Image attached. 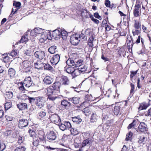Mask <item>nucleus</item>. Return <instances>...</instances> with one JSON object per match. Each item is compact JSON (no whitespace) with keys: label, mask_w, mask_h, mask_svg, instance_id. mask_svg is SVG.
I'll return each mask as SVG.
<instances>
[{"label":"nucleus","mask_w":151,"mask_h":151,"mask_svg":"<svg viewBox=\"0 0 151 151\" xmlns=\"http://www.w3.org/2000/svg\"><path fill=\"white\" fill-rule=\"evenodd\" d=\"M45 103V101L42 97H36L35 104L38 108L41 109L43 107Z\"/></svg>","instance_id":"obj_1"},{"label":"nucleus","mask_w":151,"mask_h":151,"mask_svg":"<svg viewBox=\"0 0 151 151\" xmlns=\"http://www.w3.org/2000/svg\"><path fill=\"white\" fill-rule=\"evenodd\" d=\"M80 37L76 35H72L70 39V43L73 45H76L79 42Z\"/></svg>","instance_id":"obj_2"},{"label":"nucleus","mask_w":151,"mask_h":151,"mask_svg":"<svg viewBox=\"0 0 151 151\" xmlns=\"http://www.w3.org/2000/svg\"><path fill=\"white\" fill-rule=\"evenodd\" d=\"M50 121L56 124H59L61 121L58 115L53 114L50 116L49 118Z\"/></svg>","instance_id":"obj_3"},{"label":"nucleus","mask_w":151,"mask_h":151,"mask_svg":"<svg viewBox=\"0 0 151 151\" xmlns=\"http://www.w3.org/2000/svg\"><path fill=\"white\" fill-rule=\"evenodd\" d=\"M24 86L27 87H29L32 86V81L30 77H26L23 82H22Z\"/></svg>","instance_id":"obj_4"},{"label":"nucleus","mask_w":151,"mask_h":151,"mask_svg":"<svg viewBox=\"0 0 151 151\" xmlns=\"http://www.w3.org/2000/svg\"><path fill=\"white\" fill-rule=\"evenodd\" d=\"M47 136V138L50 141L55 140L57 137L56 133L53 131L48 132Z\"/></svg>","instance_id":"obj_5"},{"label":"nucleus","mask_w":151,"mask_h":151,"mask_svg":"<svg viewBox=\"0 0 151 151\" xmlns=\"http://www.w3.org/2000/svg\"><path fill=\"white\" fill-rule=\"evenodd\" d=\"M35 56L37 58L42 60L45 56V53L42 51H37L34 53Z\"/></svg>","instance_id":"obj_6"},{"label":"nucleus","mask_w":151,"mask_h":151,"mask_svg":"<svg viewBox=\"0 0 151 151\" xmlns=\"http://www.w3.org/2000/svg\"><path fill=\"white\" fill-rule=\"evenodd\" d=\"M46 112L45 110L41 111L39 112L38 114V118L43 120V122L46 121L48 119L47 117L46 118Z\"/></svg>","instance_id":"obj_7"},{"label":"nucleus","mask_w":151,"mask_h":151,"mask_svg":"<svg viewBox=\"0 0 151 151\" xmlns=\"http://www.w3.org/2000/svg\"><path fill=\"white\" fill-rule=\"evenodd\" d=\"M60 56L59 55L56 54L54 55L50 60V62L52 65H56L59 61Z\"/></svg>","instance_id":"obj_8"},{"label":"nucleus","mask_w":151,"mask_h":151,"mask_svg":"<svg viewBox=\"0 0 151 151\" xmlns=\"http://www.w3.org/2000/svg\"><path fill=\"white\" fill-rule=\"evenodd\" d=\"M28 122L27 119H22L19 121V128L22 129L28 125Z\"/></svg>","instance_id":"obj_9"},{"label":"nucleus","mask_w":151,"mask_h":151,"mask_svg":"<svg viewBox=\"0 0 151 151\" xmlns=\"http://www.w3.org/2000/svg\"><path fill=\"white\" fill-rule=\"evenodd\" d=\"M53 37L55 40H58L61 37V32L60 30L59 29H56L52 33Z\"/></svg>","instance_id":"obj_10"},{"label":"nucleus","mask_w":151,"mask_h":151,"mask_svg":"<svg viewBox=\"0 0 151 151\" xmlns=\"http://www.w3.org/2000/svg\"><path fill=\"white\" fill-rule=\"evenodd\" d=\"M61 85V83L60 82H56L53 84L52 87L56 93H58L59 92L60 88Z\"/></svg>","instance_id":"obj_11"},{"label":"nucleus","mask_w":151,"mask_h":151,"mask_svg":"<svg viewBox=\"0 0 151 151\" xmlns=\"http://www.w3.org/2000/svg\"><path fill=\"white\" fill-rule=\"evenodd\" d=\"M92 143V140L91 139L88 138L84 140L81 145L82 147H83L86 146H89L91 145Z\"/></svg>","instance_id":"obj_12"},{"label":"nucleus","mask_w":151,"mask_h":151,"mask_svg":"<svg viewBox=\"0 0 151 151\" xmlns=\"http://www.w3.org/2000/svg\"><path fill=\"white\" fill-rule=\"evenodd\" d=\"M53 79L51 77L47 76L43 80L44 83L47 85L51 84L53 82Z\"/></svg>","instance_id":"obj_13"},{"label":"nucleus","mask_w":151,"mask_h":151,"mask_svg":"<svg viewBox=\"0 0 151 151\" xmlns=\"http://www.w3.org/2000/svg\"><path fill=\"white\" fill-rule=\"evenodd\" d=\"M29 61H24L23 62V68L26 71H29L30 70V67L29 65Z\"/></svg>","instance_id":"obj_14"},{"label":"nucleus","mask_w":151,"mask_h":151,"mask_svg":"<svg viewBox=\"0 0 151 151\" xmlns=\"http://www.w3.org/2000/svg\"><path fill=\"white\" fill-rule=\"evenodd\" d=\"M138 129L141 132H144L147 130V125L144 123H141L139 126Z\"/></svg>","instance_id":"obj_15"},{"label":"nucleus","mask_w":151,"mask_h":151,"mask_svg":"<svg viewBox=\"0 0 151 151\" xmlns=\"http://www.w3.org/2000/svg\"><path fill=\"white\" fill-rule=\"evenodd\" d=\"M70 104V103L66 100H63L61 101V105L64 108L69 107Z\"/></svg>","instance_id":"obj_16"},{"label":"nucleus","mask_w":151,"mask_h":151,"mask_svg":"<svg viewBox=\"0 0 151 151\" xmlns=\"http://www.w3.org/2000/svg\"><path fill=\"white\" fill-rule=\"evenodd\" d=\"M17 107L21 110H24L27 108V105L25 103H20L17 105Z\"/></svg>","instance_id":"obj_17"},{"label":"nucleus","mask_w":151,"mask_h":151,"mask_svg":"<svg viewBox=\"0 0 151 151\" xmlns=\"http://www.w3.org/2000/svg\"><path fill=\"white\" fill-rule=\"evenodd\" d=\"M30 31L28 30L24 34V35L23 36L20 40L21 42L23 43L26 42L28 41V32H29Z\"/></svg>","instance_id":"obj_18"},{"label":"nucleus","mask_w":151,"mask_h":151,"mask_svg":"<svg viewBox=\"0 0 151 151\" xmlns=\"http://www.w3.org/2000/svg\"><path fill=\"white\" fill-rule=\"evenodd\" d=\"M60 81L64 85H68L69 84V80L67 77L65 76H62L60 79Z\"/></svg>","instance_id":"obj_19"},{"label":"nucleus","mask_w":151,"mask_h":151,"mask_svg":"<svg viewBox=\"0 0 151 151\" xmlns=\"http://www.w3.org/2000/svg\"><path fill=\"white\" fill-rule=\"evenodd\" d=\"M53 88L52 87H49L47 88V94L48 96L52 95L55 94L56 93Z\"/></svg>","instance_id":"obj_20"},{"label":"nucleus","mask_w":151,"mask_h":151,"mask_svg":"<svg viewBox=\"0 0 151 151\" xmlns=\"http://www.w3.org/2000/svg\"><path fill=\"white\" fill-rule=\"evenodd\" d=\"M127 42L128 47L130 48L131 46L132 47V38L130 35H127Z\"/></svg>","instance_id":"obj_21"},{"label":"nucleus","mask_w":151,"mask_h":151,"mask_svg":"<svg viewBox=\"0 0 151 151\" xmlns=\"http://www.w3.org/2000/svg\"><path fill=\"white\" fill-rule=\"evenodd\" d=\"M4 96L6 99H11L13 96V93L11 91H6Z\"/></svg>","instance_id":"obj_22"},{"label":"nucleus","mask_w":151,"mask_h":151,"mask_svg":"<svg viewBox=\"0 0 151 151\" xmlns=\"http://www.w3.org/2000/svg\"><path fill=\"white\" fill-rule=\"evenodd\" d=\"M48 51L51 54H54L58 51L57 47L53 45L51 46L48 49Z\"/></svg>","instance_id":"obj_23"},{"label":"nucleus","mask_w":151,"mask_h":151,"mask_svg":"<svg viewBox=\"0 0 151 151\" xmlns=\"http://www.w3.org/2000/svg\"><path fill=\"white\" fill-rule=\"evenodd\" d=\"M69 100L71 101L73 104H77L79 102V98L77 97L70 98L69 99Z\"/></svg>","instance_id":"obj_24"},{"label":"nucleus","mask_w":151,"mask_h":151,"mask_svg":"<svg viewBox=\"0 0 151 151\" xmlns=\"http://www.w3.org/2000/svg\"><path fill=\"white\" fill-rule=\"evenodd\" d=\"M98 116H97L96 113H93L91 116L90 122H94L96 121Z\"/></svg>","instance_id":"obj_25"},{"label":"nucleus","mask_w":151,"mask_h":151,"mask_svg":"<svg viewBox=\"0 0 151 151\" xmlns=\"http://www.w3.org/2000/svg\"><path fill=\"white\" fill-rule=\"evenodd\" d=\"M139 140L138 142L139 144H141L145 142L147 138L144 137V136H141L139 137L138 138Z\"/></svg>","instance_id":"obj_26"},{"label":"nucleus","mask_w":151,"mask_h":151,"mask_svg":"<svg viewBox=\"0 0 151 151\" xmlns=\"http://www.w3.org/2000/svg\"><path fill=\"white\" fill-rule=\"evenodd\" d=\"M35 32L37 34H44L43 31L44 30V29H41L40 28H36L34 29Z\"/></svg>","instance_id":"obj_27"},{"label":"nucleus","mask_w":151,"mask_h":151,"mask_svg":"<svg viewBox=\"0 0 151 151\" xmlns=\"http://www.w3.org/2000/svg\"><path fill=\"white\" fill-rule=\"evenodd\" d=\"M28 132L31 137H32L33 139H34V138H35L36 134L34 131L29 129Z\"/></svg>","instance_id":"obj_28"},{"label":"nucleus","mask_w":151,"mask_h":151,"mask_svg":"<svg viewBox=\"0 0 151 151\" xmlns=\"http://www.w3.org/2000/svg\"><path fill=\"white\" fill-rule=\"evenodd\" d=\"M141 26L140 23L137 20H135L134 27L135 29H139Z\"/></svg>","instance_id":"obj_29"},{"label":"nucleus","mask_w":151,"mask_h":151,"mask_svg":"<svg viewBox=\"0 0 151 151\" xmlns=\"http://www.w3.org/2000/svg\"><path fill=\"white\" fill-rule=\"evenodd\" d=\"M8 74L10 77H12L15 75V70L12 68H10L8 70Z\"/></svg>","instance_id":"obj_30"},{"label":"nucleus","mask_w":151,"mask_h":151,"mask_svg":"<svg viewBox=\"0 0 151 151\" xmlns=\"http://www.w3.org/2000/svg\"><path fill=\"white\" fill-rule=\"evenodd\" d=\"M72 121L73 122L79 124L81 122L82 119L79 117H74L72 118Z\"/></svg>","instance_id":"obj_31"},{"label":"nucleus","mask_w":151,"mask_h":151,"mask_svg":"<svg viewBox=\"0 0 151 151\" xmlns=\"http://www.w3.org/2000/svg\"><path fill=\"white\" fill-rule=\"evenodd\" d=\"M60 31L61 32V35L62 38L63 39H65L66 38L67 35V32L64 30H62L60 29Z\"/></svg>","instance_id":"obj_32"},{"label":"nucleus","mask_w":151,"mask_h":151,"mask_svg":"<svg viewBox=\"0 0 151 151\" xmlns=\"http://www.w3.org/2000/svg\"><path fill=\"white\" fill-rule=\"evenodd\" d=\"M83 112L85 114L86 116H88L90 114V111L88 107L85 108L83 110Z\"/></svg>","instance_id":"obj_33"},{"label":"nucleus","mask_w":151,"mask_h":151,"mask_svg":"<svg viewBox=\"0 0 151 151\" xmlns=\"http://www.w3.org/2000/svg\"><path fill=\"white\" fill-rule=\"evenodd\" d=\"M74 68L70 67L66 68L65 70H66L67 73L69 74H73V71H74Z\"/></svg>","instance_id":"obj_34"},{"label":"nucleus","mask_w":151,"mask_h":151,"mask_svg":"<svg viewBox=\"0 0 151 151\" xmlns=\"http://www.w3.org/2000/svg\"><path fill=\"white\" fill-rule=\"evenodd\" d=\"M66 63L67 65L69 66H71V67L74 65V61L71 59H68L66 61Z\"/></svg>","instance_id":"obj_35"},{"label":"nucleus","mask_w":151,"mask_h":151,"mask_svg":"<svg viewBox=\"0 0 151 151\" xmlns=\"http://www.w3.org/2000/svg\"><path fill=\"white\" fill-rule=\"evenodd\" d=\"M120 107L119 106H116L114 107V112L115 115H117L119 113Z\"/></svg>","instance_id":"obj_36"},{"label":"nucleus","mask_w":151,"mask_h":151,"mask_svg":"<svg viewBox=\"0 0 151 151\" xmlns=\"http://www.w3.org/2000/svg\"><path fill=\"white\" fill-rule=\"evenodd\" d=\"M74 70L73 73L72 74L73 75H74L76 76H77L81 73L80 70L78 68L76 69L74 68Z\"/></svg>","instance_id":"obj_37"},{"label":"nucleus","mask_w":151,"mask_h":151,"mask_svg":"<svg viewBox=\"0 0 151 151\" xmlns=\"http://www.w3.org/2000/svg\"><path fill=\"white\" fill-rule=\"evenodd\" d=\"M26 148L24 146H20L17 147L15 149L14 151H25Z\"/></svg>","instance_id":"obj_38"},{"label":"nucleus","mask_w":151,"mask_h":151,"mask_svg":"<svg viewBox=\"0 0 151 151\" xmlns=\"http://www.w3.org/2000/svg\"><path fill=\"white\" fill-rule=\"evenodd\" d=\"M9 55L12 56L14 59L18 56L17 52L15 50H13L11 52L9 53Z\"/></svg>","instance_id":"obj_39"},{"label":"nucleus","mask_w":151,"mask_h":151,"mask_svg":"<svg viewBox=\"0 0 151 151\" xmlns=\"http://www.w3.org/2000/svg\"><path fill=\"white\" fill-rule=\"evenodd\" d=\"M47 38L44 34L41 35V37L39 39V41L41 42H43L47 40Z\"/></svg>","instance_id":"obj_40"},{"label":"nucleus","mask_w":151,"mask_h":151,"mask_svg":"<svg viewBox=\"0 0 151 151\" xmlns=\"http://www.w3.org/2000/svg\"><path fill=\"white\" fill-rule=\"evenodd\" d=\"M12 106V103L11 102H8L6 103L4 105L5 109L6 110H7L10 108Z\"/></svg>","instance_id":"obj_41"},{"label":"nucleus","mask_w":151,"mask_h":151,"mask_svg":"<svg viewBox=\"0 0 151 151\" xmlns=\"http://www.w3.org/2000/svg\"><path fill=\"white\" fill-rule=\"evenodd\" d=\"M138 29H133L132 31V33L133 34L134 36L138 35L140 33V32Z\"/></svg>","instance_id":"obj_42"},{"label":"nucleus","mask_w":151,"mask_h":151,"mask_svg":"<svg viewBox=\"0 0 151 151\" xmlns=\"http://www.w3.org/2000/svg\"><path fill=\"white\" fill-rule=\"evenodd\" d=\"M44 69H45L51 70L53 69L52 67L49 64L47 63L44 66Z\"/></svg>","instance_id":"obj_43"},{"label":"nucleus","mask_w":151,"mask_h":151,"mask_svg":"<svg viewBox=\"0 0 151 151\" xmlns=\"http://www.w3.org/2000/svg\"><path fill=\"white\" fill-rule=\"evenodd\" d=\"M81 73L85 71L86 70V67L83 65H80L78 68Z\"/></svg>","instance_id":"obj_44"},{"label":"nucleus","mask_w":151,"mask_h":151,"mask_svg":"<svg viewBox=\"0 0 151 151\" xmlns=\"http://www.w3.org/2000/svg\"><path fill=\"white\" fill-rule=\"evenodd\" d=\"M64 124L66 129L70 128L71 127L70 123L68 122H64Z\"/></svg>","instance_id":"obj_45"},{"label":"nucleus","mask_w":151,"mask_h":151,"mask_svg":"<svg viewBox=\"0 0 151 151\" xmlns=\"http://www.w3.org/2000/svg\"><path fill=\"white\" fill-rule=\"evenodd\" d=\"M132 135V133L131 132H129L128 134L127 135L125 140L127 141H128L129 140L130 138H131Z\"/></svg>","instance_id":"obj_46"},{"label":"nucleus","mask_w":151,"mask_h":151,"mask_svg":"<svg viewBox=\"0 0 151 151\" xmlns=\"http://www.w3.org/2000/svg\"><path fill=\"white\" fill-rule=\"evenodd\" d=\"M21 5V3L19 2L14 1L13 3V6H15L16 7H19Z\"/></svg>","instance_id":"obj_47"},{"label":"nucleus","mask_w":151,"mask_h":151,"mask_svg":"<svg viewBox=\"0 0 151 151\" xmlns=\"http://www.w3.org/2000/svg\"><path fill=\"white\" fill-rule=\"evenodd\" d=\"M59 126L60 129L62 131H64L66 129V127L65 126V125L64 124L61 123L60 125H59Z\"/></svg>","instance_id":"obj_48"},{"label":"nucleus","mask_w":151,"mask_h":151,"mask_svg":"<svg viewBox=\"0 0 151 151\" xmlns=\"http://www.w3.org/2000/svg\"><path fill=\"white\" fill-rule=\"evenodd\" d=\"M28 99L30 103H32L33 102L35 103L36 97H29Z\"/></svg>","instance_id":"obj_49"},{"label":"nucleus","mask_w":151,"mask_h":151,"mask_svg":"<svg viewBox=\"0 0 151 151\" xmlns=\"http://www.w3.org/2000/svg\"><path fill=\"white\" fill-rule=\"evenodd\" d=\"M141 10H134V15L137 17L138 16L140 13Z\"/></svg>","instance_id":"obj_50"},{"label":"nucleus","mask_w":151,"mask_h":151,"mask_svg":"<svg viewBox=\"0 0 151 151\" xmlns=\"http://www.w3.org/2000/svg\"><path fill=\"white\" fill-rule=\"evenodd\" d=\"M137 70L135 71H131L130 75V78L131 80H132L133 77L137 73Z\"/></svg>","instance_id":"obj_51"},{"label":"nucleus","mask_w":151,"mask_h":151,"mask_svg":"<svg viewBox=\"0 0 151 151\" xmlns=\"http://www.w3.org/2000/svg\"><path fill=\"white\" fill-rule=\"evenodd\" d=\"M6 145L4 143H0V150L1 151H3L5 148Z\"/></svg>","instance_id":"obj_52"},{"label":"nucleus","mask_w":151,"mask_h":151,"mask_svg":"<svg viewBox=\"0 0 151 151\" xmlns=\"http://www.w3.org/2000/svg\"><path fill=\"white\" fill-rule=\"evenodd\" d=\"M21 86L19 87V89L21 91H23L25 90V88L24 86V84L22 83H20Z\"/></svg>","instance_id":"obj_53"},{"label":"nucleus","mask_w":151,"mask_h":151,"mask_svg":"<svg viewBox=\"0 0 151 151\" xmlns=\"http://www.w3.org/2000/svg\"><path fill=\"white\" fill-rule=\"evenodd\" d=\"M30 31L29 32H28V34L30 33V34L31 36H36L37 35L36 33L35 32V29H34L33 30L30 31L29 30H28Z\"/></svg>","instance_id":"obj_54"},{"label":"nucleus","mask_w":151,"mask_h":151,"mask_svg":"<svg viewBox=\"0 0 151 151\" xmlns=\"http://www.w3.org/2000/svg\"><path fill=\"white\" fill-rule=\"evenodd\" d=\"M58 97L57 96H51V95L48 96L47 98L49 100L52 101H54Z\"/></svg>","instance_id":"obj_55"},{"label":"nucleus","mask_w":151,"mask_h":151,"mask_svg":"<svg viewBox=\"0 0 151 151\" xmlns=\"http://www.w3.org/2000/svg\"><path fill=\"white\" fill-rule=\"evenodd\" d=\"M142 28L143 30V32H148L149 31L147 29V27L144 26V25H142Z\"/></svg>","instance_id":"obj_56"},{"label":"nucleus","mask_w":151,"mask_h":151,"mask_svg":"<svg viewBox=\"0 0 151 151\" xmlns=\"http://www.w3.org/2000/svg\"><path fill=\"white\" fill-rule=\"evenodd\" d=\"M94 17L100 20H101L102 18L101 16L99 15V14L97 13H95L94 14Z\"/></svg>","instance_id":"obj_57"},{"label":"nucleus","mask_w":151,"mask_h":151,"mask_svg":"<svg viewBox=\"0 0 151 151\" xmlns=\"http://www.w3.org/2000/svg\"><path fill=\"white\" fill-rule=\"evenodd\" d=\"M33 144L35 146H37L39 144V140L38 139L34 140Z\"/></svg>","instance_id":"obj_58"},{"label":"nucleus","mask_w":151,"mask_h":151,"mask_svg":"<svg viewBox=\"0 0 151 151\" xmlns=\"http://www.w3.org/2000/svg\"><path fill=\"white\" fill-rule=\"evenodd\" d=\"M24 54L28 56H30L31 54V52L30 50H27L24 52Z\"/></svg>","instance_id":"obj_59"},{"label":"nucleus","mask_w":151,"mask_h":151,"mask_svg":"<svg viewBox=\"0 0 151 151\" xmlns=\"http://www.w3.org/2000/svg\"><path fill=\"white\" fill-rule=\"evenodd\" d=\"M1 55L2 56L5 55L4 57H3V58L4 60H9V57L7 56V54H1Z\"/></svg>","instance_id":"obj_60"},{"label":"nucleus","mask_w":151,"mask_h":151,"mask_svg":"<svg viewBox=\"0 0 151 151\" xmlns=\"http://www.w3.org/2000/svg\"><path fill=\"white\" fill-rule=\"evenodd\" d=\"M105 4L107 7H109L110 6V1L109 0H106L105 3Z\"/></svg>","instance_id":"obj_61"},{"label":"nucleus","mask_w":151,"mask_h":151,"mask_svg":"<svg viewBox=\"0 0 151 151\" xmlns=\"http://www.w3.org/2000/svg\"><path fill=\"white\" fill-rule=\"evenodd\" d=\"M134 84H131V89L130 92V94L134 92Z\"/></svg>","instance_id":"obj_62"},{"label":"nucleus","mask_w":151,"mask_h":151,"mask_svg":"<svg viewBox=\"0 0 151 151\" xmlns=\"http://www.w3.org/2000/svg\"><path fill=\"white\" fill-rule=\"evenodd\" d=\"M17 10H15V11H14V10H12L11 13L9 15V17H12V16L14 14H17Z\"/></svg>","instance_id":"obj_63"},{"label":"nucleus","mask_w":151,"mask_h":151,"mask_svg":"<svg viewBox=\"0 0 151 151\" xmlns=\"http://www.w3.org/2000/svg\"><path fill=\"white\" fill-rule=\"evenodd\" d=\"M101 58L105 62L108 61L109 60V58L105 57L103 55L101 56Z\"/></svg>","instance_id":"obj_64"}]
</instances>
